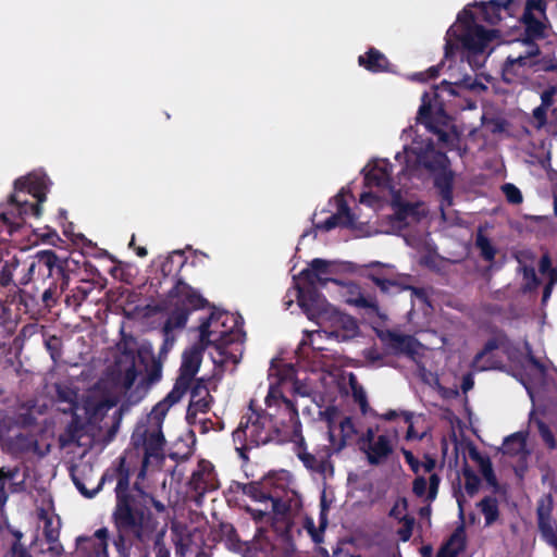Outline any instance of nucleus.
Masks as SVG:
<instances>
[{"instance_id": "f257e3e1", "label": "nucleus", "mask_w": 557, "mask_h": 557, "mask_svg": "<svg viewBox=\"0 0 557 557\" xmlns=\"http://www.w3.org/2000/svg\"><path fill=\"white\" fill-rule=\"evenodd\" d=\"M447 165L448 159L445 153L436 151L430 140H414L410 147L406 146L395 156L394 162L375 159L368 163L363 169L368 191L361 194L360 203L374 210H380L385 203L391 205L394 213L387 218L386 226L366 235L400 233L425 215L424 203L411 202L407 198L411 180L422 176L423 171L436 173L435 186L440 190L442 219L453 222L454 211L449 208L453 206L454 176Z\"/></svg>"}, {"instance_id": "f03ea898", "label": "nucleus", "mask_w": 557, "mask_h": 557, "mask_svg": "<svg viewBox=\"0 0 557 557\" xmlns=\"http://www.w3.org/2000/svg\"><path fill=\"white\" fill-rule=\"evenodd\" d=\"M511 0H490L488 2H474L458 14L457 21L446 33L445 61L430 67L426 72L416 73L413 79L426 81L436 77L440 67H444L447 61L459 52L461 63L467 61L472 70L481 69L498 40V32L485 28L480 23L496 24L507 12Z\"/></svg>"}, {"instance_id": "7ed1b4c3", "label": "nucleus", "mask_w": 557, "mask_h": 557, "mask_svg": "<svg viewBox=\"0 0 557 557\" xmlns=\"http://www.w3.org/2000/svg\"><path fill=\"white\" fill-rule=\"evenodd\" d=\"M116 535L112 540L116 557H170L163 543L165 527L136 498H119L112 512Z\"/></svg>"}, {"instance_id": "20e7f679", "label": "nucleus", "mask_w": 557, "mask_h": 557, "mask_svg": "<svg viewBox=\"0 0 557 557\" xmlns=\"http://www.w3.org/2000/svg\"><path fill=\"white\" fill-rule=\"evenodd\" d=\"M205 348L198 343L184 351L180 376L173 389L152 408L147 416L146 423L138 424L133 432L132 443L134 447L141 448L144 451L141 475L150 467L159 466L164 459L165 438L162 433L163 420L170 408L182 399L191 379L198 372L201 363V354Z\"/></svg>"}, {"instance_id": "39448f33", "label": "nucleus", "mask_w": 557, "mask_h": 557, "mask_svg": "<svg viewBox=\"0 0 557 557\" xmlns=\"http://www.w3.org/2000/svg\"><path fill=\"white\" fill-rule=\"evenodd\" d=\"M199 344L212 347V361L224 366L237 364L243 356L245 334L239 317L227 311L214 310L208 317L200 318L198 326Z\"/></svg>"}, {"instance_id": "423d86ee", "label": "nucleus", "mask_w": 557, "mask_h": 557, "mask_svg": "<svg viewBox=\"0 0 557 557\" xmlns=\"http://www.w3.org/2000/svg\"><path fill=\"white\" fill-rule=\"evenodd\" d=\"M448 79H444L441 86H436L432 92H424L422 104L418 112V121L434 133L438 144L444 148L451 149L457 146L459 135L450 124L448 117L443 113L441 102L444 100V94L454 96L455 86L472 87L471 78L460 66L448 64Z\"/></svg>"}, {"instance_id": "0eeeda50", "label": "nucleus", "mask_w": 557, "mask_h": 557, "mask_svg": "<svg viewBox=\"0 0 557 557\" xmlns=\"http://www.w3.org/2000/svg\"><path fill=\"white\" fill-rule=\"evenodd\" d=\"M301 310L307 318L318 325L317 330L306 331L301 345H310L313 349L322 350L318 338L326 336L327 341L345 342L359 333L357 321L338 311L325 297L306 295L301 297Z\"/></svg>"}, {"instance_id": "6e6552de", "label": "nucleus", "mask_w": 557, "mask_h": 557, "mask_svg": "<svg viewBox=\"0 0 557 557\" xmlns=\"http://www.w3.org/2000/svg\"><path fill=\"white\" fill-rule=\"evenodd\" d=\"M203 304L205 299L189 285L184 282L175 284L161 307V310L168 314L163 325L165 345H173L172 333L175 330H182L187 323L189 312L202 307Z\"/></svg>"}, {"instance_id": "1a4fd4ad", "label": "nucleus", "mask_w": 557, "mask_h": 557, "mask_svg": "<svg viewBox=\"0 0 557 557\" xmlns=\"http://www.w3.org/2000/svg\"><path fill=\"white\" fill-rule=\"evenodd\" d=\"M278 432L272 413L260 414L251 411L242 418L238 428L233 432V441L236 450L243 458H246L244 450L269 443Z\"/></svg>"}, {"instance_id": "9d476101", "label": "nucleus", "mask_w": 557, "mask_h": 557, "mask_svg": "<svg viewBox=\"0 0 557 557\" xmlns=\"http://www.w3.org/2000/svg\"><path fill=\"white\" fill-rule=\"evenodd\" d=\"M36 418L33 412L23 414L18 422L9 418H0V443L10 446L14 450H35L37 448Z\"/></svg>"}, {"instance_id": "9b49d317", "label": "nucleus", "mask_w": 557, "mask_h": 557, "mask_svg": "<svg viewBox=\"0 0 557 557\" xmlns=\"http://www.w3.org/2000/svg\"><path fill=\"white\" fill-rule=\"evenodd\" d=\"M336 272V263L324 259H313L307 269L294 276L295 297L301 308V297L306 295L324 297L318 290V286H324L327 282L333 283L331 275Z\"/></svg>"}, {"instance_id": "f8f14e48", "label": "nucleus", "mask_w": 557, "mask_h": 557, "mask_svg": "<svg viewBox=\"0 0 557 557\" xmlns=\"http://www.w3.org/2000/svg\"><path fill=\"white\" fill-rule=\"evenodd\" d=\"M326 424L330 450L342 451L354 440H358V430L351 417L345 416L338 408L329 406L319 412Z\"/></svg>"}, {"instance_id": "ddd939ff", "label": "nucleus", "mask_w": 557, "mask_h": 557, "mask_svg": "<svg viewBox=\"0 0 557 557\" xmlns=\"http://www.w3.org/2000/svg\"><path fill=\"white\" fill-rule=\"evenodd\" d=\"M380 432L379 425L368 428L358 436L357 445L370 466L384 465L394 451L396 434Z\"/></svg>"}, {"instance_id": "4468645a", "label": "nucleus", "mask_w": 557, "mask_h": 557, "mask_svg": "<svg viewBox=\"0 0 557 557\" xmlns=\"http://www.w3.org/2000/svg\"><path fill=\"white\" fill-rule=\"evenodd\" d=\"M57 393L59 401L65 404L60 409L63 412H71L79 424L91 422L98 413L106 409V404L102 400L87 398L83 404L78 403L77 393L66 385H58Z\"/></svg>"}, {"instance_id": "2eb2a0df", "label": "nucleus", "mask_w": 557, "mask_h": 557, "mask_svg": "<svg viewBox=\"0 0 557 557\" xmlns=\"http://www.w3.org/2000/svg\"><path fill=\"white\" fill-rule=\"evenodd\" d=\"M267 413H272V419L281 428H295L298 423V412L290 400L283 396L276 383H271L264 399Z\"/></svg>"}, {"instance_id": "dca6fc26", "label": "nucleus", "mask_w": 557, "mask_h": 557, "mask_svg": "<svg viewBox=\"0 0 557 557\" xmlns=\"http://www.w3.org/2000/svg\"><path fill=\"white\" fill-rule=\"evenodd\" d=\"M110 531L103 527L94 532L91 536H78L76 550L84 557H109Z\"/></svg>"}, {"instance_id": "f3484780", "label": "nucleus", "mask_w": 557, "mask_h": 557, "mask_svg": "<svg viewBox=\"0 0 557 557\" xmlns=\"http://www.w3.org/2000/svg\"><path fill=\"white\" fill-rule=\"evenodd\" d=\"M348 190L343 188L334 198V207L336 211L331 214L324 222H317L315 227L330 231L337 225L357 228V216L350 212L347 207L346 196Z\"/></svg>"}, {"instance_id": "a211bd4d", "label": "nucleus", "mask_w": 557, "mask_h": 557, "mask_svg": "<svg viewBox=\"0 0 557 557\" xmlns=\"http://www.w3.org/2000/svg\"><path fill=\"white\" fill-rule=\"evenodd\" d=\"M174 543L176 557H209L206 552L200 550L202 536L199 532L174 528Z\"/></svg>"}, {"instance_id": "6ab92c4d", "label": "nucleus", "mask_w": 557, "mask_h": 557, "mask_svg": "<svg viewBox=\"0 0 557 557\" xmlns=\"http://www.w3.org/2000/svg\"><path fill=\"white\" fill-rule=\"evenodd\" d=\"M545 5L542 0H529L525 5L523 21L529 39L544 37L545 30Z\"/></svg>"}, {"instance_id": "aec40b11", "label": "nucleus", "mask_w": 557, "mask_h": 557, "mask_svg": "<svg viewBox=\"0 0 557 557\" xmlns=\"http://www.w3.org/2000/svg\"><path fill=\"white\" fill-rule=\"evenodd\" d=\"M212 397L203 380L197 381L190 391V400L187 410V420L189 423L196 422L198 413H206L210 410Z\"/></svg>"}, {"instance_id": "412c9836", "label": "nucleus", "mask_w": 557, "mask_h": 557, "mask_svg": "<svg viewBox=\"0 0 557 557\" xmlns=\"http://www.w3.org/2000/svg\"><path fill=\"white\" fill-rule=\"evenodd\" d=\"M339 297L348 305L358 308L376 309V301L371 296H366L360 286L354 282L333 281Z\"/></svg>"}, {"instance_id": "4be33fe9", "label": "nucleus", "mask_w": 557, "mask_h": 557, "mask_svg": "<svg viewBox=\"0 0 557 557\" xmlns=\"http://www.w3.org/2000/svg\"><path fill=\"white\" fill-rule=\"evenodd\" d=\"M525 356L522 361V368L524 370V376H520V382L525 387L529 396L533 399L532 386L534 383H541L545 374V366L536 360L531 352L528 343H524Z\"/></svg>"}, {"instance_id": "5701e85b", "label": "nucleus", "mask_w": 557, "mask_h": 557, "mask_svg": "<svg viewBox=\"0 0 557 557\" xmlns=\"http://www.w3.org/2000/svg\"><path fill=\"white\" fill-rule=\"evenodd\" d=\"M371 277L382 292L395 294L404 289H410L411 295H416L421 300L424 299V294L422 292L411 289L409 286H407L404 283L405 277L396 275L393 269L389 267H383L382 273L372 274Z\"/></svg>"}, {"instance_id": "b1692460", "label": "nucleus", "mask_w": 557, "mask_h": 557, "mask_svg": "<svg viewBox=\"0 0 557 557\" xmlns=\"http://www.w3.org/2000/svg\"><path fill=\"white\" fill-rule=\"evenodd\" d=\"M189 484L199 495L216 490L219 483L213 466L209 461H200L191 475Z\"/></svg>"}, {"instance_id": "393cba45", "label": "nucleus", "mask_w": 557, "mask_h": 557, "mask_svg": "<svg viewBox=\"0 0 557 557\" xmlns=\"http://www.w3.org/2000/svg\"><path fill=\"white\" fill-rule=\"evenodd\" d=\"M536 64L521 60V55H508L503 66V78L506 83H523L533 72Z\"/></svg>"}, {"instance_id": "a878e982", "label": "nucleus", "mask_w": 557, "mask_h": 557, "mask_svg": "<svg viewBox=\"0 0 557 557\" xmlns=\"http://www.w3.org/2000/svg\"><path fill=\"white\" fill-rule=\"evenodd\" d=\"M297 457L309 471L319 473L323 478L333 475V465L329 456L317 457L300 446L297 449Z\"/></svg>"}, {"instance_id": "bb28decb", "label": "nucleus", "mask_w": 557, "mask_h": 557, "mask_svg": "<svg viewBox=\"0 0 557 557\" xmlns=\"http://www.w3.org/2000/svg\"><path fill=\"white\" fill-rule=\"evenodd\" d=\"M57 263V256L51 250H44L36 253L32 259L25 276L22 278V284H28L36 275L38 271H41V267H46L47 277L51 276L52 270Z\"/></svg>"}, {"instance_id": "cd10ccee", "label": "nucleus", "mask_w": 557, "mask_h": 557, "mask_svg": "<svg viewBox=\"0 0 557 557\" xmlns=\"http://www.w3.org/2000/svg\"><path fill=\"white\" fill-rule=\"evenodd\" d=\"M382 339L394 352L397 354H407L412 356L419 351L420 344L410 335L387 332L382 335Z\"/></svg>"}, {"instance_id": "c85d7f7f", "label": "nucleus", "mask_w": 557, "mask_h": 557, "mask_svg": "<svg viewBox=\"0 0 557 557\" xmlns=\"http://www.w3.org/2000/svg\"><path fill=\"white\" fill-rule=\"evenodd\" d=\"M136 377L135 357L132 354H124L116 363V384L127 391Z\"/></svg>"}, {"instance_id": "c756f323", "label": "nucleus", "mask_w": 557, "mask_h": 557, "mask_svg": "<svg viewBox=\"0 0 557 557\" xmlns=\"http://www.w3.org/2000/svg\"><path fill=\"white\" fill-rule=\"evenodd\" d=\"M440 476L435 473L430 475L429 482L424 476H418L413 481V493L418 497H423L428 502H433L438 492Z\"/></svg>"}, {"instance_id": "7c9ffc66", "label": "nucleus", "mask_w": 557, "mask_h": 557, "mask_svg": "<svg viewBox=\"0 0 557 557\" xmlns=\"http://www.w3.org/2000/svg\"><path fill=\"white\" fill-rule=\"evenodd\" d=\"M509 55H521L522 61L537 65L540 49L534 40L527 38L516 41Z\"/></svg>"}, {"instance_id": "2f4dec72", "label": "nucleus", "mask_w": 557, "mask_h": 557, "mask_svg": "<svg viewBox=\"0 0 557 557\" xmlns=\"http://www.w3.org/2000/svg\"><path fill=\"white\" fill-rule=\"evenodd\" d=\"M39 521L42 523L45 541L58 540L60 535L61 521L58 516L45 509L38 511Z\"/></svg>"}, {"instance_id": "473e14b6", "label": "nucleus", "mask_w": 557, "mask_h": 557, "mask_svg": "<svg viewBox=\"0 0 557 557\" xmlns=\"http://www.w3.org/2000/svg\"><path fill=\"white\" fill-rule=\"evenodd\" d=\"M496 347L497 346L495 342H488L484 349L475 356L472 363L473 368L478 371H485L497 368L499 361L494 356V350Z\"/></svg>"}, {"instance_id": "72a5a7b5", "label": "nucleus", "mask_w": 557, "mask_h": 557, "mask_svg": "<svg viewBox=\"0 0 557 557\" xmlns=\"http://www.w3.org/2000/svg\"><path fill=\"white\" fill-rule=\"evenodd\" d=\"M359 64L371 72H382L387 69V59L380 51L370 49L366 54L359 57Z\"/></svg>"}, {"instance_id": "f704fd0d", "label": "nucleus", "mask_w": 557, "mask_h": 557, "mask_svg": "<svg viewBox=\"0 0 557 557\" xmlns=\"http://www.w3.org/2000/svg\"><path fill=\"white\" fill-rule=\"evenodd\" d=\"M478 507L481 513L484 516L485 525L491 527L499 519V506L498 500L495 497H484Z\"/></svg>"}, {"instance_id": "c9c22d12", "label": "nucleus", "mask_w": 557, "mask_h": 557, "mask_svg": "<svg viewBox=\"0 0 557 557\" xmlns=\"http://www.w3.org/2000/svg\"><path fill=\"white\" fill-rule=\"evenodd\" d=\"M465 545V536L462 530L456 531L448 542L440 549L437 557H457Z\"/></svg>"}, {"instance_id": "e433bc0d", "label": "nucleus", "mask_w": 557, "mask_h": 557, "mask_svg": "<svg viewBox=\"0 0 557 557\" xmlns=\"http://www.w3.org/2000/svg\"><path fill=\"white\" fill-rule=\"evenodd\" d=\"M504 454L510 456H523L525 454V436L523 433H515L508 436L503 444Z\"/></svg>"}, {"instance_id": "4c0bfd02", "label": "nucleus", "mask_w": 557, "mask_h": 557, "mask_svg": "<svg viewBox=\"0 0 557 557\" xmlns=\"http://www.w3.org/2000/svg\"><path fill=\"white\" fill-rule=\"evenodd\" d=\"M472 456L478 461L480 471H481L483 478L485 479V481L487 482V484L491 485L492 487H496V485H497L496 476L494 474L493 467H492L490 459L482 457L476 453L472 454Z\"/></svg>"}, {"instance_id": "58836bf2", "label": "nucleus", "mask_w": 557, "mask_h": 557, "mask_svg": "<svg viewBox=\"0 0 557 557\" xmlns=\"http://www.w3.org/2000/svg\"><path fill=\"white\" fill-rule=\"evenodd\" d=\"M269 511L271 512V520L272 519H282L286 515V512L289 509V506L286 502L282 500L278 497L270 496V499L268 502Z\"/></svg>"}, {"instance_id": "ea45409f", "label": "nucleus", "mask_w": 557, "mask_h": 557, "mask_svg": "<svg viewBox=\"0 0 557 557\" xmlns=\"http://www.w3.org/2000/svg\"><path fill=\"white\" fill-rule=\"evenodd\" d=\"M463 479H465V488L469 496H473L478 491L480 486V479L479 476L469 468H465L462 471Z\"/></svg>"}, {"instance_id": "a19ab883", "label": "nucleus", "mask_w": 557, "mask_h": 557, "mask_svg": "<svg viewBox=\"0 0 557 557\" xmlns=\"http://www.w3.org/2000/svg\"><path fill=\"white\" fill-rule=\"evenodd\" d=\"M476 246L480 249V252L485 260L491 261L494 259L495 249H494L493 245L491 244V242L481 233H479L476 236Z\"/></svg>"}, {"instance_id": "79ce46f5", "label": "nucleus", "mask_w": 557, "mask_h": 557, "mask_svg": "<svg viewBox=\"0 0 557 557\" xmlns=\"http://www.w3.org/2000/svg\"><path fill=\"white\" fill-rule=\"evenodd\" d=\"M78 473L79 471L78 470H73L72 471V479H73V482L76 486V488L87 498H91L94 497L101 488V485H102V481L103 479H101V481L98 483V485L96 487H94L92 490H88L85 484L79 480L78 478Z\"/></svg>"}, {"instance_id": "37998d69", "label": "nucleus", "mask_w": 557, "mask_h": 557, "mask_svg": "<svg viewBox=\"0 0 557 557\" xmlns=\"http://www.w3.org/2000/svg\"><path fill=\"white\" fill-rule=\"evenodd\" d=\"M502 190L508 200V202L513 205H519L522 202L523 197L518 187H516L513 184L506 183L503 185Z\"/></svg>"}, {"instance_id": "c03bdc74", "label": "nucleus", "mask_w": 557, "mask_h": 557, "mask_svg": "<svg viewBox=\"0 0 557 557\" xmlns=\"http://www.w3.org/2000/svg\"><path fill=\"white\" fill-rule=\"evenodd\" d=\"M351 391L355 401L359 405L362 413H366L368 410V400L364 389L362 386L358 385L355 381L351 380Z\"/></svg>"}, {"instance_id": "a18cd8bd", "label": "nucleus", "mask_w": 557, "mask_h": 557, "mask_svg": "<svg viewBox=\"0 0 557 557\" xmlns=\"http://www.w3.org/2000/svg\"><path fill=\"white\" fill-rule=\"evenodd\" d=\"M539 528L541 530L543 537L546 540V542L557 548V534L555 532V529H554L550 520L541 521L539 523Z\"/></svg>"}, {"instance_id": "49530a36", "label": "nucleus", "mask_w": 557, "mask_h": 557, "mask_svg": "<svg viewBox=\"0 0 557 557\" xmlns=\"http://www.w3.org/2000/svg\"><path fill=\"white\" fill-rule=\"evenodd\" d=\"M260 508H247V511L256 522H268L271 520V512L268 504H260Z\"/></svg>"}, {"instance_id": "de8ad7c7", "label": "nucleus", "mask_w": 557, "mask_h": 557, "mask_svg": "<svg viewBox=\"0 0 557 557\" xmlns=\"http://www.w3.org/2000/svg\"><path fill=\"white\" fill-rule=\"evenodd\" d=\"M245 494L250 496L253 500L260 504H268L270 496L263 492L258 485L250 484L245 488Z\"/></svg>"}, {"instance_id": "09e8293b", "label": "nucleus", "mask_w": 557, "mask_h": 557, "mask_svg": "<svg viewBox=\"0 0 557 557\" xmlns=\"http://www.w3.org/2000/svg\"><path fill=\"white\" fill-rule=\"evenodd\" d=\"M15 542L13 543L11 550H10V557H32L27 550L20 544V541L23 536L21 531H12Z\"/></svg>"}, {"instance_id": "8fccbe9b", "label": "nucleus", "mask_w": 557, "mask_h": 557, "mask_svg": "<svg viewBox=\"0 0 557 557\" xmlns=\"http://www.w3.org/2000/svg\"><path fill=\"white\" fill-rule=\"evenodd\" d=\"M47 544V548L41 549V554L47 555L48 557H60L63 554V546L58 540H48L45 541Z\"/></svg>"}, {"instance_id": "3c124183", "label": "nucleus", "mask_w": 557, "mask_h": 557, "mask_svg": "<svg viewBox=\"0 0 557 557\" xmlns=\"http://www.w3.org/2000/svg\"><path fill=\"white\" fill-rule=\"evenodd\" d=\"M522 272L524 280V288L529 290L535 288L539 285L535 270L533 268L523 267Z\"/></svg>"}, {"instance_id": "603ef678", "label": "nucleus", "mask_w": 557, "mask_h": 557, "mask_svg": "<svg viewBox=\"0 0 557 557\" xmlns=\"http://www.w3.org/2000/svg\"><path fill=\"white\" fill-rule=\"evenodd\" d=\"M407 510V500L405 498L399 499L395 503L394 507L391 510V516L399 521H404L405 518H409L406 513Z\"/></svg>"}, {"instance_id": "864d4df0", "label": "nucleus", "mask_w": 557, "mask_h": 557, "mask_svg": "<svg viewBox=\"0 0 557 557\" xmlns=\"http://www.w3.org/2000/svg\"><path fill=\"white\" fill-rule=\"evenodd\" d=\"M398 417H403L406 423H409L412 420L413 413L408 411H397V410H388L387 412L380 416L381 419L386 421H392Z\"/></svg>"}, {"instance_id": "5fc2aeb1", "label": "nucleus", "mask_w": 557, "mask_h": 557, "mask_svg": "<svg viewBox=\"0 0 557 557\" xmlns=\"http://www.w3.org/2000/svg\"><path fill=\"white\" fill-rule=\"evenodd\" d=\"M403 522V527L398 530V534L400 539L406 542L410 539L412 534V528H413V518H405Z\"/></svg>"}, {"instance_id": "6e6d98bb", "label": "nucleus", "mask_w": 557, "mask_h": 557, "mask_svg": "<svg viewBox=\"0 0 557 557\" xmlns=\"http://www.w3.org/2000/svg\"><path fill=\"white\" fill-rule=\"evenodd\" d=\"M128 487V479L127 476H121L117 481L115 491H116V503L119 498H134L133 496L126 495V491Z\"/></svg>"}, {"instance_id": "4d7b16f0", "label": "nucleus", "mask_w": 557, "mask_h": 557, "mask_svg": "<svg viewBox=\"0 0 557 557\" xmlns=\"http://www.w3.org/2000/svg\"><path fill=\"white\" fill-rule=\"evenodd\" d=\"M540 271L547 280L552 278L553 273H557V271L552 268L550 260L547 256L542 257L540 261Z\"/></svg>"}, {"instance_id": "13d9d810", "label": "nucleus", "mask_w": 557, "mask_h": 557, "mask_svg": "<svg viewBox=\"0 0 557 557\" xmlns=\"http://www.w3.org/2000/svg\"><path fill=\"white\" fill-rule=\"evenodd\" d=\"M557 89L555 87H550L546 90H544L541 95L542 103L541 106L548 109L554 103V96L556 95Z\"/></svg>"}, {"instance_id": "bf43d9fd", "label": "nucleus", "mask_w": 557, "mask_h": 557, "mask_svg": "<svg viewBox=\"0 0 557 557\" xmlns=\"http://www.w3.org/2000/svg\"><path fill=\"white\" fill-rule=\"evenodd\" d=\"M406 462L410 466L411 470L414 473H419L421 471V462L413 456V454L409 450H403Z\"/></svg>"}, {"instance_id": "052dcab7", "label": "nucleus", "mask_w": 557, "mask_h": 557, "mask_svg": "<svg viewBox=\"0 0 557 557\" xmlns=\"http://www.w3.org/2000/svg\"><path fill=\"white\" fill-rule=\"evenodd\" d=\"M539 430H540V433H541L543 440L545 441V443L550 448L555 447L554 436H553L552 432L548 430V428L545 426L543 423H539Z\"/></svg>"}, {"instance_id": "680f3d73", "label": "nucleus", "mask_w": 557, "mask_h": 557, "mask_svg": "<svg viewBox=\"0 0 557 557\" xmlns=\"http://www.w3.org/2000/svg\"><path fill=\"white\" fill-rule=\"evenodd\" d=\"M555 284H557V273H553L552 278L548 280V283L545 285L542 298L543 304H545L549 299L553 286Z\"/></svg>"}, {"instance_id": "e2e57ef3", "label": "nucleus", "mask_w": 557, "mask_h": 557, "mask_svg": "<svg viewBox=\"0 0 557 557\" xmlns=\"http://www.w3.org/2000/svg\"><path fill=\"white\" fill-rule=\"evenodd\" d=\"M548 109L540 106L533 110V116L539 122V127L546 123V112Z\"/></svg>"}, {"instance_id": "0e129e2a", "label": "nucleus", "mask_w": 557, "mask_h": 557, "mask_svg": "<svg viewBox=\"0 0 557 557\" xmlns=\"http://www.w3.org/2000/svg\"><path fill=\"white\" fill-rule=\"evenodd\" d=\"M435 460L433 458H430V457H425L424 461L421 462V471H423L424 473H431L433 474V470L435 468Z\"/></svg>"}, {"instance_id": "69168bd1", "label": "nucleus", "mask_w": 557, "mask_h": 557, "mask_svg": "<svg viewBox=\"0 0 557 557\" xmlns=\"http://www.w3.org/2000/svg\"><path fill=\"white\" fill-rule=\"evenodd\" d=\"M364 356L367 358V360L373 364V366H376L379 364V361L381 360V356L380 354L374 350V349H368L366 352H364Z\"/></svg>"}, {"instance_id": "338daca9", "label": "nucleus", "mask_w": 557, "mask_h": 557, "mask_svg": "<svg viewBox=\"0 0 557 557\" xmlns=\"http://www.w3.org/2000/svg\"><path fill=\"white\" fill-rule=\"evenodd\" d=\"M306 529L308 530L314 542H321V534L314 530V523L312 520L306 521Z\"/></svg>"}, {"instance_id": "774afa93", "label": "nucleus", "mask_w": 557, "mask_h": 557, "mask_svg": "<svg viewBox=\"0 0 557 557\" xmlns=\"http://www.w3.org/2000/svg\"><path fill=\"white\" fill-rule=\"evenodd\" d=\"M537 516H539V523L541 521H547L549 520V508L545 507L544 505L540 506L537 508Z\"/></svg>"}]
</instances>
